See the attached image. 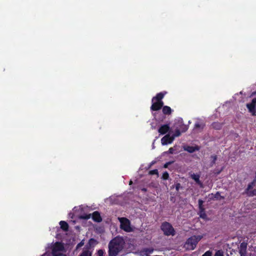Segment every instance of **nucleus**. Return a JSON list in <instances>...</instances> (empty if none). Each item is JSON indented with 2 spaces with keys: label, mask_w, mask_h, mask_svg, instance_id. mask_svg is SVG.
Masks as SVG:
<instances>
[{
  "label": "nucleus",
  "mask_w": 256,
  "mask_h": 256,
  "mask_svg": "<svg viewBox=\"0 0 256 256\" xmlns=\"http://www.w3.org/2000/svg\"><path fill=\"white\" fill-rule=\"evenodd\" d=\"M170 130V127L168 124L162 125L158 130V132L161 134H166Z\"/></svg>",
  "instance_id": "12"
},
{
  "label": "nucleus",
  "mask_w": 256,
  "mask_h": 256,
  "mask_svg": "<svg viewBox=\"0 0 256 256\" xmlns=\"http://www.w3.org/2000/svg\"><path fill=\"white\" fill-rule=\"evenodd\" d=\"M204 203L203 200H198V206H199V210L204 208L202 206V204Z\"/></svg>",
  "instance_id": "27"
},
{
  "label": "nucleus",
  "mask_w": 256,
  "mask_h": 256,
  "mask_svg": "<svg viewBox=\"0 0 256 256\" xmlns=\"http://www.w3.org/2000/svg\"><path fill=\"white\" fill-rule=\"evenodd\" d=\"M174 149L172 148H170L168 152H165L166 154H173L174 152Z\"/></svg>",
  "instance_id": "31"
},
{
  "label": "nucleus",
  "mask_w": 256,
  "mask_h": 256,
  "mask_svg": "<svg viewBox=\"0 0 256 256\" xmlns=\"http://www.w3.org/2000/svg\"><path fill=\"white\" fill-rule=\"evenodd\" d=\"M82 206H78V207H74L73 210H72V211L73 212H70L69 214V216L71 218H73L74 215L75 214L79 211V210H82Z\"/></svg>",
  "instance_id": "18"
},
{
  "label": "nucleus",
  "mask_w": 256,
  "mask_h": 256,
  "mask_svg": "<svg viewBox=\"0 0 256 256\" xmlns=\"http://www.w3.org/2000/svg\"><path fill=\"white\" fill-rule=\"evenodd\" d=\"M173 162H166L164 164V168H167L168 167V166L169 165H170V164H172V163Z\"/></svg>",
  "instance_id": "33"
},
{
  "label": "nucleus",
  "mask_w": 256,
  "mask_h": 256,
  "mask_svg": "<svg viewBox=\"0 0 256 256\" xmlns=\"http://www.w3.org/2000/svg\"><path fill=\"white\" fill-rule=\"evenodd\" d=\"M174 139V136H170V134H167L161 139V142L162 145H166L172 143Z\"/></svg>",
  "instance_id": "9"
},
{
  "label": "nucleus",
  "mask_w": 256,
  "mask_h": 256,
  "mask_svg": "<svg viewBox=\"0 0 256 256\" xmlns=\"http://www.w3.org/2000/svg\"><path fill=\"white\" fill-rule=\"evenodd\" d=\"M211 158L212 159V163L214 164L215 163L216 160V156H212Z\"/></svg>",
  "instance_id": "34"
},
{
  "label": "nucleus",
  "mask_w": 256,
  "mask_h": 256,
  "mask_svg": "<svg viewBox=\"0 0 256 256\" xmlns=\"http://www.w3.org/2000/svg\"><path fill=\"white\" fill-rule=\"evenodd\" d=\"M154 145L153 144L152 145V148H154Z\"/></svg>",
  "instance_id": "41"
},
{
  "label": "nucleus",
  "mask_w": 256,
  "mask_h": 256,
  "mask_svg": "<svg viewBox=\"0 0 256 256\" xmlns=\"http://www.w3.org/2000/svg\"><path fill=\"white\" fill-rule=\"evenodd\" d=\"M255 93H256V92H253V93H252V96H253L254 94H255Z\"/></svg>",
  "instance_id": "40"
},
{
  "label": "nucleus",
  "mask_w": 256,
  "mask_h": 256,
  "mask_svg": "<svg viewBox=\"0 0 256 256\" xmlns=\"http://www.w3.org/2000/svg\"><path fill=\"white\" fill-rule=\"evenodd\" d=\"M104 252L102 250H99L98 252V256H104Z\"/></svg>",
  "instance_id": "30"
},
{
  "label": "nucleus",
  "mask_w": 256,
  "mask_h": 256,
  "mask_svg": "<svg viewBox=\"0 0 256 256\" xmlns=\"http://www.w3.org/2000/svg\"><path fill=\"white\" fill-rule=\"evenodd\" d=\"M132 184V180H130V184Z\"/></svg>",
  "instance_id": "39"
},
{
  "label": "nucleus",
  "mask_w": 256,
  "mask_h": 256,
  "mask_svg": "<svg viewBox=\"0 0 256 256\" xmlns=\"http://www.w3.org/2000/svg\"><path fill=\"white\" fill-rule=\"evenodd\" d=\"M202 236H193L188 239L184 246L188 250H194L198 242L202 238Z\"/></svg>",
  "instance_id": "4"
},
{
  "label": "nucleus",
  "mask_w": 256,
  "mask_h": 256,
  "mask_svg": "<svg viewBox=\"0 0 256 256\" xmlns=\"http://www.w3.org/2000/svg\"><path fill=\"white\" fill-rule=\"evenodd\" d=\"M60 228L66 231L68 229V224L64 222V221H60Z\"/></svg>",
  "instance_id": "21"
},
{
  "label": "nucleus",
  "mask_w": 256,
  "mask_h": 256,
  "mask_svg": "<svg viewBox=\"0 0 256 256\" xmlns=\"http://www.w3.org/2000/svg\"><path fill=\"white\" fill-rule=\"evenodd\" d=\"M124 242L122 237H116L108 244L109 256H116L124 248Z\"/></svg>",
  "instance_id": "1"
},
{
  "label": "nucleus",
  "mask_w": 256,
  "mask_h": 256,
  "mask_svg": "<svg viewBox=\"0 0 256 256\" xmlns=\"http://www.w3.org/2000/svg\"><path fill=\"white\" fill-rule=\"evenodd\" d=\"M169 178V174H168V172H164L162 174V178L163 180H168Z\"/></svg>",
  "instance_id": "25"
},
{
  "label": "nucleus",
  "mask_w": 256,
  "mask_h": 256,
  "mask_svg": "<svg viewBox=\"0 0 256 256\" xmlns=\"http://www.w3.org/2000/svg\"><path fill=\"white\" fill-rule=\"evenodd\" d=\"M92 252L89 250H84L79 256H92Z\"/></svg>",
  "instance_id": "20"
},
{
  "label": "nucleus",
  "mask_w": 256,
  "mask_h": 256,
  "mask_svg": "<svg viewBox=\"0 0 256 256\" xmlns=\"http://www.w3.org/2000/svg\"><path fill=\"white\" fill-rule=\"evenodd\" d=\"M190 177L192 178L200 186L202 185V182L200 180V176L198 174H190Z\"/></svg>",
  "instance_id": "15"
},
{
  "label": "nucleus",
  "mask_w": 256,
  "mask_h": 256,
  "mask_svg": "<svg viewBox=\"0 0 256 256\" xmlns=\"http://www.w3.org/2000/svg\"><path fill=\"white\" fill-rule=\"evenodd\" d=\"M246 248H247V244L242 242L240 244V247H239V251L240 253V254L241 256H244L246 254Z\"/></svg>",
  "instance_id": "13"
},
{
  "label": "nucleus",
  "mask_w": 256,
  "mask_h": 256,
  "mask_svg": "<svg viewBox=\"0 0 256 256\" xmlns=\"http://www.w3.org/2000/svg\"><path fill=\"white\" fill-rule=\"evenodd\" d=\"M255 183L256 182L253 181L251 183L248 184V188H246V190H247L248 194V192H250V190L254 186Z\"/></svg>",
  "instance_id": "24"
},
{
  "label": "nucleus",
  "mask_w": 256,
  "mask_h": 256,
  "mask_svg": "<svg viewBox=\"0 0 256 256\" xmlns=\"http://www.w3.org/2000/svg\"><path fill=\"white\" fill-rule=\"evenodd\" d=\"M214 256H224V255H223V253L222 251L218 250L215 253Z\"/></svg>",
  "instance_id": "29"
},
{
  "label": "nucleus",
  "mask_w": 256,
  "mask_h": 256,
  "mask_svg": "<svg viewBox=\"0 0 256 256\" xmlns=\"http://www.w3.org/2000/svg\"><path fill=\"white\" fill-rule=\"evenodd\" d=\"M80 218H82L88 219L90 218V215H86V216H80Z\"/></svg>",
  "instance_id": "36"
},
{
  "label": "nucleus",
  "mask_w": 256,
  "mask_h": 256,
  "mask_svg": "<svg viewBox=\"0 0 256 256\" xmlns=\"http://www.w3.org/2000/svg\"><path fill=\"white\" fill-rule=\"evenodd\" d=\"M92 218L96 222H100L102 220L100 213L98 212H94L92 214Z\"/></svg>",
  "instance_id": "16"
},
{
  "label": "nucleus",
  "mask_w": 256,
  "mask_h": 256,
  "mask_svg": "<svg viewBox=\"0 0 256 256\" xmlns=\"http://www.w3.org/2000/svg\"><path fill=\"white\" fill-rule=\"evenodd\" d=\"M202 256H212V252L210 250L206 251Z\"/></svg>",
  "instance_id": "28"
},
{
  "label": "nucleus",
  "mask_w": 256,
  "mask_h": 256,
  "mask_svg": "<svg viewBox=\"0 0 256 256\" xmlns=\"http://www.w3.org/2000/svg\"><path fill=\"white\" fill-rule=\"evenodd\" d=\"M161 229L164 234L166 236H174L175 234V231L172 226L168 222H164L161 226Z\"/></svg>",
  "instance_id": "6"
},
{
  "label": "nucleus",
  "mask_w": 256,
  "mask_h": 256,
  "mask_svg": "<svg viewBox=\"0 0 256 256\" xmlns=\"http://www.w3.org/2000/svg\"><path fill=\"white\" fill-rule=\"evenodd\" d=\"M174 128H175L174 133V134H172V136H174V138L176 137L179 136L180 135L181 132L180 130L179 129L178 126H177L175 124L174 126Z\"/></svg>",
  "instance_id": "17"
},
{
  "label": "nucleus",
  "mask_w": 256,
  "mask_h": 256,
  "mask_svg": "<svg viewBox=\"0 0 256 256\" xmlns=\"http://www.w3.org/2000/svg\"><path fill=\"white\" fill-rule=\"evenodd\" d=\"M154 251V249L152 248H145L139 251L138 254L140 256H150V254Z\"/></svg>",
  "instance_id": "10"
},
{
  "label": "nucleus",
  "mask_w": 256,
  "mask_h": 256,
  "mask_svg": "<svg viewBox=\"0 0 256 256\" xmlns=\"http://www.w3.org/2000/svg\"><path fill=\"white\" fill-rule=\"evenodd\" d=\"M42 256H51L50 254L46 250Z\"/></svg>",
  "instance_id": "35"
},
{
  "label": "nucleus",
  "mask_w": 256,
  "mask_h": 256,
  "mask_svg": "<svg viewBox=\"0 0 256 256\" xmlns=\"http://www.w3.org/2000/svg\"><path fill=\"white\" fill-rule=\"evenodd\" d=\"M222 124L218 122H215L212 124V127L216 130L220 129L222 128Z\"/></svg>",
  "instance_id": "23"
},
{
  "label": "nucleus",
  "mask_w": 256,
  "mask_h": 256,
  "mask_svg": "<svg viewBox=\"0 0 256 256\" xmlns=\"http://www.w3.org/2000/svg\"><path fill=\"white\" fill-rule=\"evenodd\" d=\"M196 120H197L195 123L194 130L197 132H200L203 129L205 124L202 120L200 118H197Z\"/></svg>",
  "instance_id": "7"
},
{
  "label": "nucleus",
  "mask_w": 256,
  "mask_h": 256,
  "mask_svg": "<svg viewBox=\"0 0 256 256\" xmlns=\"http://www.w3.org/2000/svg\"><path fill=\"white\" fill-rule=\"evenodd\" d=\"M120 223V228L126 232H131L132 231V228L130 226V221L125 218H118Z\"/></svg>",
  "instance_id": "5"
},
{
  "label": "nucleus",
  "mask_w": 256,
  "mask_h": 256,
  "mask_svg": "<svg viewBox=\"0 0 256 256\" xmlns=\"http://www.w3.org/2000/svg\"><path fill=\"white\" fill-rule=\"evenodd\" d=\"M248 196H256V190H254L248 192Z\"/></svg>",
  "instance_id": "26"
},
{
  "label": "nucleus",
  "mask_w": 256,
  "mask_h": 256,
  "mask_svg": "<svg viewBox=\"0 0 256 256\" xmlns=\"http://www.w3.org/2000/svg\"><path fill=\"white\" fill-rule=\"evenodd\" d=\"M256 98L252 100V101L250 104H246V107L249 112L252 114V115L256 114Z\"/></svg>",
  "instance_id": "11"
},
{
  "label": "nucleus",
  "mask_w": 256,
  "mask_h": 256,
  "mask_svg": "<svg viewBox=\"0 0 256 256\" xmlns=\"http://www.w3.org/2000/svg\"><path fill=\"white\" fill-rule=\"evenodd\" d=\"M199 215H200V218H201L203 219L206 218V213L204 212V208L200 210Z\"/></svg>",
  "instance_id": "22"
},
{
  "label": "nucleus",
  "mask_w": 256,
  "mask_h": 256,
  "mask_svg": "<svg viewBox=\"0 0 256 256\" xmlns=\"http://www.w3.org/2000/svg\"><path fill=\"white\" fill-rule=\"evenodd\" d=\"M94 242V240L93 239H90L89 240L88 244L90 246H91V244H92Z\"/></svg>",
  "instance_id": "37"
},
{
  "label": "nucleus",
  "mask_w": 256,
  "mask_h": 256,
  "mask_svg": "<svg viewBox=\"0 0 256 256\" xmlns=\"http://www.w3.org/2000/svg\"><path fill=\"white\" fill-rule=\"evenodd\" d=\"M180 184H178L176 185V190H179L180 187Z\"/></svg>",
  "instance_id": "38"
},
{
  "label": "nucleus",
  "mask_w": 256,
  "mask_h": 256,
  "mask_svg": "<svg viewBox=\"0 0 256 256\" xmlns=\"http://www.w3.org/2000/svg\"><path fill=\"white\" fill-rule=\"evenodd\" d=\"M175 124L178 126L182 132H186L188 129V126L184 124L183 120L181 118H178V119L176 120Z\"/></svg>",
  "instance_id": "8"
},
{
  "label": "nucleus",
  "mask_w": 256,
  "mask_h": 256,
  "mask_svg": "<svg viewBox=\"0 0 256 256\" xmlns=\"http://www.w3.org/2000/svg\"><path fill=\"white\" fill-rule=\"evenodd\" d=\"M162 112L165 114H170L172 112V109L168 106H164L162 108Z\"/></svg>",
  "instance_id": "19"
},
{
  "label": "nucleus",
  "mask_w": 256,
  "mask_h": 256,
  "mask_svg": "<svg viewBox=\"0 0 256 256\" xmlns=\"http://www.w3.org/2000/svg\"><path fill=\"white\" fill-rule=\"evenodd\" d=\"M51 256H66V250L62 242L48 244L46 248Z\"/></svg>",
  "instance_id": "2"
},
{
  "label": "nucleus",
  "mask_w": 256,
  "mask_h": 256,
  "mask_svg": "<svg viewBox=\"0 0 256 256\" xmlns=\"http://www.w3.org/2000/svg\"><path fill=\"white\" fill-rule=\"evenodd\" d=\"M184 150L190 153H192L198 150L200 148L198 146H186L184 148Z\"/></svg>",
  "instance_id": "14"
},
{
  "label": "nucleus",
  "mask_w": 256,
  "mask_h": 256,
  "mask_svg": "<svg viewBox=\"0 0 256 256\" xmlns=\"http://www.w3.org/2000/svg\"><path fill=\"white\" fill-rule=\"evenodd\" d=\"M166 93V92L158 93L156 96L152 98V105L150 107L151 110H158L162 108L164 104L162 100Z\"/></svg>",
  "instance_id": "3"
},
{
  "label": "nucleus",
  "mask_w": 256,
  "mask_h": 256,
  "mask_svg": "<svg viewBox=\"0 0 256 256\" xmlns=\"http://www.w3.org/2000/svg\"><path fill=\"white\" fill-rule=\"evenodd\" d=\"M150 174H158V170H154L150 171Z\"/></svg>",
  "instance_id": "32"
}]
</instances>
